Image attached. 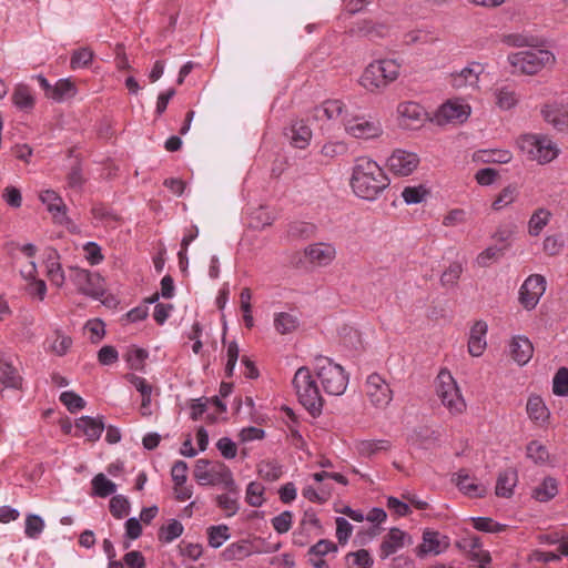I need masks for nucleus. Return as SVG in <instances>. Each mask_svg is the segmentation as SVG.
I'll use <instances>...</instances> for the list:
<instances>
[{"label":"nucleus","mask_w":568,"mask_h":568,"mask_svg":"<svg viewBox=\"0 0 568 568\" xmlns=\"http://www.w3.org/2000/svg\"><path fill=\"white\" fill-rule=\"evenodd\" d=\"M400 65L392 59L369 63L359 78L361 85L369 92L386 88L399 75Z\"/></svg>","instance_id":"obj_3"},{"label":"nucleus","mask_w":568,"mask_h":568,"mask_svg":"<svg viewBox=\"0 0 568 568\" xmlns=\"http://www.w3.org/2000/svg\"><path fill=\"white\" fill-rule=\"evenodd\" d=\"M470 520L473 527L479 531L498 534L506 529V525L499 524L489 517H473Z\"/></svg>","instance_id":"obj_45"},{"label":"nucleus","mask_w":568,"mask_h":568,"mask_svg":"<svg viewBox=\"0 0 568 568\" xmlns=\"http://www.w3.org/2000/svg\"><path fill=\"white\" fill-rule=\"evenodd\" d=\"M343 125L345 132L355 139H375L383 133L378 120L357 114L353 109L343 116Z\"/></svg>","instance_id":"obj_9"},{"label":"nucleus","mask_w":568,"mask_h":568,"mask_svg":"<svg viewBox=\"0 0 568 568\" xmlns=\"http://www.w3.org/2000/svg\"><path fill=\"white\" fill-rule=\"evenodd\" d=\"M337 546L328 540V539H321L315 545H313L308 551L307 556H317V557H324L329 552H336Z\"/></svg>","instance_id":"obj_62"},{"label":"nucleus","mask_w":568,"mask_h":568,"mask_svg":"<svg viewBox=\"0 0 568 568\" xmlns=\"http://www.w3.org/2000/svg\"><path fill=\"white\" fill-rule=\"evenodd\" d=\"M109 508L114 518L122 519L130 511V501L123 495H114L110 500Z\"/></svg>","instance_id":"obj_48"},{"label":"nucleus","mask_w":568,"mask_h":568,"mask_svg":"<svg viewBox=\"0 0 568 568\" xmlns=\"http://www.w3.org/2000/svg\"><path fill=\"white\" fill-rule=\"evenodd\" d=\"M12 102L17 108L29 111L34 106V97L29 87L18 84L12 93Z\"/></svg>","instance_id":"obj_37"},{"label":"nucleus","mask_w":568,"mask_h":568,"mask_svg":"<svg viewBox=\"0 0 568 568\" xmlns=\"http://www.w3.org/2000/svg\"><path fill=\"white\" fill-rule=\"evenodd\" d=\"M505 252V247L498 245H490L481 251L475 258V265L485 268L490 266L493 263L498 262Z\"/></svg>","instance_id":"obj_38"},{"label":"nucleus","mask_w":568,"mask_h":568,"mask_svg":"<svg viewBox=\"0 0 568 568\" xmlns=\"http://www.w3.org/2000/svg\"><path fill=\"white\" fill-rule=\"evenodd\" d=\"M146 357L148 353L143 348H131L128 351L125 359L130 368L141 371Z\"/></svg>","instance_id":"obj_61"},{"label":"nucleus","mask_w":568,"mask_h":568,"mask_svg":"<svg viewBox=\"0 0 568 568\" xmlns=\"http://www.w3.org/2000/svg\"><path fill=\"white\" fill-rule=\"evenodd\" d=\"M47 276L52 285L61 287L64 284L65 275L59 262V254L55 250H50L45 260Z\"/></svg>","instance_id":"obj_27"},{"label":"nucleus","mask_w":568,"mask_h":568,"mask_svg":"<svg viewBox=\"0 0 568 568\" xmlns=\"http://www.w3.org/2000/svg\"><path fill=\"white\" fill-rule=\"evenodd\" d=\"M483 72L484 67L480 63L471 62L459 72L452 73L450 83L456 89L476 88Z\"/></svg>","instance_id":"obj_15"},{"label":"nucleus","mask_w":568,"mask_h":568,"mask_svg":"<svg viewBox=\"0 0 568 568\" xmlns=\"http://www.w3.org/2000/svg\"><path fill=\"white\" fill-rule=\"evenodd\" d=\"M545 120L556 130L564 131L568 124L567 113L555 104L546 105L542 110Z\"/></svg>","instance_id":"obj_33"},{"label":"nucleus","mask_w":568,"mask_h":568,"mask_svg":"<svg viewBox=\"0 0 568 568\" xmlns=\"http://www.w3.org/2000/svg\"><path fill=\"white\" fill-rule=\"evenodd\" d=\"M508 61L514 68V72L531 75L554 63L555 57L548 50L530 49L510 54Z\"/></svg>","instance_id":"obj_7"},{"label":"nucleus","mask_w":568,"mask_h":568,"mask_svg":"<svg viewBox=\"0 0 568 568\" xmlns=\"http://www.w3.org/2000/svg\"><path fill=\"white\" fill-rule=\"evenodd\" d=\"M496 105L501 110H510L518 103V97L509 87H500L494 91Z\"/></svg>","instance_id":"obj_39"},{"label":"nucleus","mask_w":568,"mask_h":568,"mask_svg":"<svg viewBox=\"0 0 568 568\" xmlns=\"http://www.w3.org/2000/svg\"><path fill=\"white\" fill-rule=\"evenodd\" d=\"M518 187L514 184L507 185L504 187L500 193L497 195L496 200L493 202V209L495 211H499L511 203L515 202V200L518 196Z\"/></svg>","instance_id":"obj_44"},{"label":"nucleus","mask_w":568,"mask_h":568,"mask_svg":"<svg viewBox=\"0 0 568 568\" xmlns=\"http://www.w3.org/2000/svg\"><path fill=\"white\" fill-rule=\"evenodd\" d=\"M75 94V84L72 81H70V79H60L53 85L52 92L49 93V98L57 102H62L64 100L73 98Z\"/></svg>","instance_id":"obj_34"},{"label":"nucleus","mask_w":568,"mask_h":568,"mask_svg":"<svg viewBox=\"0 0 568 568\" xmlns=\"http://www.w3.org/2000/svg\"><path fill=\"white\" fill-rule=\"evenodd\" d=\"M550 217L551 213L547 209H537L528 221V234L530 236H538L549 223Z\"/></svg>","instance_id":"obj_32"},{"label":"nucleus","mask_w":568,"mask_h":568,"mask_svg":"<svg viewBox=\"0 0 568 568\" xmlns=\"http://www.w3.org/2000/svg\"><path fill=\"white\" fill-rule=\"evenodd\" d=\"M439 537L440 535L437 531H425L423 535V544L419 546V551L423 554H439L442 550Z\"/></svg>","instance_id":"obj_51"},{"label":"nucleus","mask_w":568,"mask_h":568,"mask_svg":"<svg viewBox=\"0 0 568 568\" xmlns=\"http://www.w3.org/2000/svg\"><path fill=\"white\" fill-rule=\"evenodd\" d=\"M45 528L43 518L36 514H28L24 521V535L30 539H38Z\"/></svg>","instance_id":"obj_42"},{"label":"nucleus","mask_w":568,"mask_h":568,"mask_svg":"<svg viewBox=\"0 0 568 568\" xmlns=\"http://www.w3.org/2000/svg\"><path fill=\"white\" fill-rule=\"evenodd\" d=\"M183 525L176 520L171 519L166 526H162L159 529V540L165 544H170L183 534Z\"/></svg>","instance_id":"obj_43"},{"label":"nucleus","mask_w":568,"mask_h":568,"mask_svg":"<svg viewBox=\"0 0 568 568\" xmlns=\"http://www.w3.org/2000/svg\"><path fill=\"white\" fill-rule=\"evenodd\" d=\"M388 185L389 180L377 162L364 156L356 159L351 178L356 196L374 201Z\"/></svg>","instance_id":"obj_1"},{"label":"nucleus","mask_w":568,"mask_h":568,"mask_svg":"<svg viewBox=\"0 0 568 568\" xmlns=\"http://www.w3.org/2000/svg\"><path fill=\"white\" fill-rule=\"evenodd\" d=\"M227 490L226 494L217 495L215 498L216 505L225 513L226 517L234 516L239 509V498H240V490L237 485L235 484V480H233V487L232 488H225Z\"/></svg>","instance_id":"obj_24"},{"label":"nucleus","mask_w":568,"mask_h":568,"mask_svg":"<svg viewBox=\"0 0 568 568\" xmlns=\"http://www.w3.org/2000/svg\"><path fill=\"white\" fill-rule=\"evenodd\" d=\"M298 402L311 413L317 416L322 413L324 399L315 377L306 366L300 367L292 381Z\"/></svg>","instance_id":"obj_2"},{"label":"nucleus","mask_w":568,"mask_h":568,"mask_svg":"<svg viewBox=\"0 0 568 568\" xmlns=\"http://www.w3.org/2000/svg\"><path fill=\"white\" fill-rule=\"evenodd\" d=\"M207 459H199L194 467V478L200 485H222L223 488L233 487V475L223 463H216L209 468Z\"/></svg>","instance_id":"obj_8"},{"label":"nucleus","mask_w":568,"mask_h":568,"mask_svg":"<svg viewBox=\"0 0 568 568\" xmlns=\"http://www.w3.org/2000/svg\"><path fill=\"white\" fill-rule=\"evenodd\" d=\"M427 190L422 186H406L402 192V197L406 204H418L425 200Z\"/></svg>","instance_id":"obj_57"},{"label":"nucleus","mask_w":568,"mask_h":568,"mask_svg":"<svg viewBox=\"0 0 568 568\" xmlns=\"http://www.w3.org/2000/svg\"><path fill=\"white\" fill-rule=\"evenodd\" d=\"M453 481L464 495L470 498H480L487 493L486 486L476 483L475 478L465 469H460L458 473L454 474Z\"/></svg>","instance_id":"obj_17"},{"label":"nucleus","mask_w":568,"mask_h":568,"mask_svg":"<svg viewBox=\"0 0 568 568\" xmlns=\"http://www.w3.org/2000/svg\"><path fill=\"white\" fill-rule=\"evenodd\" d=\"M517 484V473L513 468L501 471L496 483V495L500 497H509Z\"/></svg>","instance_id":"obj_30"},{"label":"nucleus","mask_w":568,"mask_h":568,"mask_svg":"<svg viewBox=\"0 0 568 568\" xmlns=\"http://www.w3.org/2000/svg\"><path fill=\"white\" fill-rule=\"evenodd\" d=\"M516 233V225L513 223L499 225L495 233L493 234V239L503 244L500 247H505V251L510 246V241L513 240Z\"/></svg>","instance_id":"obj_52"},{"label":"nucleus","mask_w":568,"mask_h":568,"mask_svg":"<svg viewBox=\"0 0 568 568\" xmlns=\"http://www.w3.org/2000/svg\"><path fill=\"white\" fill-rule=\"evenodd\" d=\"M0 383L10 388H20L22 385L19 372L3 355H0Z\"/></svg>","instance_id":"obj_28"},{"label":"nucleus","mask_w":568,"mask_h":568,"mask_svg":"<svg viewBox=\"0 0 568 568\" xmlns=\"http://www.w3.org/2000/svg\"><path fill=\"white\" fill-rule=\"evenodd\" d=\"M348 108L341 100H326L321 105L316 106L313 112V116L316 120H337L343 121V116L349 112Z\"/></svg>","instance_id":"obj_19"},{"label":"nucleus","mask_w":568,"mask_h":568,"mask_svg":"<svg viewBox=\"0 0 568 568\" xmlns=\"http://www.w3.org/2000/svg\"><path fill=\"white\" fill-rule=\"evenodd\" d=\"M552 392L558 396L568 395V367H560L552 381Z\"/></svg>","instance_id":"obj_59"},{"label":"nucleus","mask_w":568,"mask_h":568,"mask_svg":"<svg viewBox=\"0 0 568 568\" xmlns=\"http://www.w3.org/2000/svg\"><path fill=\"white\" fill-rule=\"evenodd\" d=\"M60 400L71 413H75L85 406L84 399L74 392H63L60 395Z\"/></svg>","instance_id":"obj_60"},{"label":"nucleus","mask_w":568,"mask_h":568,"mask_svg":"<svg viewBox=\"0 0 568 568\" xmlns=\"http://www.w3.org/2000/svg\"><path fill=\"white\" fill-rule=\"evenodd\" d=\"M527 457L535 464H544L548 460L549 454L541 443L532 440L527 445Z\"/></svg>","instance_id":"obj_54"},{"label":"nucleus","mask_w":568,"mask_h":568,"mask_svg":"<svg viewBox=\"0 0 568 568\" xmlns=\"http://www.w3.org/2000/svg\"><path fill=\"white\" fill-rule=\"evenodd\" d=\"M304 253L311 263L318 266L331 264L336 256V250L329 243L311 244L305 248Z\"/></svg>","instance_id":"obj_18"},{"label":"nucleus","mask_w":568,"mask_h":568,"mask_svg":"<svg viewBox=\"0 0 568 568\" xmlns=\"http://www.w3.org/2000/svg\"><path fill=\"white\" fill-rule=\"evenodd\" d=\"M526 410L529 418L538 424L545 423L549 417V410L542 398L538 395L529 396Z\"/></svg>","instance_id":"obj_29"},{"label":"nucleus","mask_w":568,"mask_h":568,"mask_svg":"<svg viewBox=\"0 0 568 568\" xmlns=\"http://www.w3.org/2000/svg\"><path fill=\"white\" fill-rule=\"evenodd\" d=\"M293 514L288 510L281 513L272 519V526L278 534L287 532L292 527Z\"/></svg>","instance_id":"obj_63"},{"label":"nucleus","mask_w":568,"mask_h":568,"mask_svg":"<svg viewBox=\"0 0 568 568\" xmlns=\"http://www.w3.org/2000/svg\"><path fill=\"white\" fill-rule=\"evenodd\" d=\"M518 146L531 161L546 164L558 155L557 145L546 135L524 134L518 140Z\"/></svg>","instance_id":"obj_5"},{"label":"nucleus","mask_w":568,"mask_h":568,"mask_svg":"<svg viewBox=\"0 0 568 568\" xmlns=\"http://www.w3.org/2000/svg\"><path fill=\"white\" fill-rule=\"evenodd\" d=\"M297 326L298 318L291 313L281 312L274 317V327L282 335L292 333Z\"/></svg>","instance_id":"obj_41"},{"label":"nucleus","mask_w":568,"mask_h":568,"mask_svg":"<svg viewBox=\"0 0 568 568\" xmlns=\"http://www.w3.org/2000/svg\"><path fill=\"white\" fill-rule=\"evenodd\" d=\"M222 557L224 560H243L244 558L251 555V550L248 549L245 542H233L229 545L223 551Z\"/></svg>","instance_id":"obj_46"},{"label":"nucleus","mask_w":568,"mask_h":568,"mask_svg":"<svg viewBox=\"0 0 568 568\" xmlns=\"http://www.w3.org/2000/svg\"><path fill=\"white\" fill-rule=\"evenodd\" d=\"M546 291V281L539 274L528 276L519 290V302L526 310H532Z\"/></svg>","instance_id":"obj_10"},{"label":"nucleus","mask_w":568,"mask_h":568,"mask_svg":"<svg viewBox=\"0 0 568 568\" xmlns=\"http://www.w3.org/2000/svg\"><path fill=\"white\" fill-rule=\"evenodd\" d=\"M419 163V158L416 153L405 150H395L387 160V165L392 172L397 175H409Z\"/></svg>","instance_id":"obj_12"},{"label":"nucleus","mask_w":568,"mask_h":568,"mask_svg":"<svg viewBox=\"0 0 568 568\" xmlns=\"http://www.w3.org/2000/svg\"><path fill=\"white\" fill-rule=\"evenodd\" d=\"M509 353L520 366L526 365L532 357L534 346L526 336H515L509 343Z\"/></svg>","instance_id":"obj_20"},{"label":"nucleus","mask_w":568,"mask_h":568,"mask_svg":"<svg viewBox=\"0 0 568 568\" xmlns=\"http://www.w3.org/2000/svg\"><path fill=\"white\" fill-rule=\"evenodd\" d=\"M315 369L326 394L339 396L345 393L348 385V375L341 365L321 356L316 358Z\"/></svg>","instance_id":"obj_4"},{"label":"nucleus","mask_w":568,"mask_h":568,"mask_svg":"<svg viewBox=\"0 0 568 568\" xmlns=\"http://www.w3.org/2000/svg\"><path fill=\"white\" fill-rule=\"evenodd\" d=\"M286 135L294 148L303 150L308 146L313 133L311 128L303 120H296L292 123Z\"/></svg>","instance_id":"obj_21"},{"label":"nucleus","mask_w":568,"mask_h":568,"mask_svg":"<svg viewBox=\"0 0 568 568\" xmlns=\"http://www.w3.org/2000/svg\"><path fill=\"white\" fill-rule=\"evenodd\" d=\"M258 475L268 480L274 481L277 480L282 476V467L275 463L270 460H263L257 466Z\"/></svg>","instance_id":"obj_49"},{"label":"nucleus","mask_w":568,"mask_h":568,"mask_svg":"<svg viewBox=\"0 0 568 568\" xmlns=\"http://www.w3.org/2000/svg\"><path fill=\"white\" fill-rule=\"evenodd\" d=\"M91 486L92 495L100 498L109 497L116 491V485L102 473L92 478Z\"/></svg>","instance_id":"obj_31"},{"label":"nucleus","mask_w":568,"mask_h":568,"mask_svg":"<svg viewBox=\"0 0 568 568\" xmlns=\"http://www.w3.org/2000/svg\"><path fill=\"white\" fill-rule=\"evenodd\" d=\"M94 54L89 48L75 50L71 55L70 65L73 70L88 67Z\"/></svg>","instance_id":"obj_56"},{"label":"nucleus","mask_w":568,"mask_h":568,"mask_svg":"<svg viewBox=\"0 0 568 568\" xmlns=\"http://www.w3.org/2000/svg\"><path fill=\"white\" fill-rule=\"evenodd\" d=\"M264 486L260 483L252 481L246 487V503L253 507H260L263 501Z\"/></svg>","instance_id":"obj_55"},{"label":"nucleus","mask_w":568,"mask_h":568,"mask_svg":"<svg viewBox=\"0 0 568 568\" xmlns=\"http://www.w3.org/2000/svg\"><path fill=\"white\" fill-rule=\"evenodd\" d=\"M397 114L402 125L409 126L420 122L424 116V109L416 102H402L397 106Z\"/></svg>","instance_id":"obj_25"},{"label":"nucleus","mask_w":568,"mask_h":568,"mask_svg":"<svg viewBox=\"0 0 568 568\" xmlns=\"http://www.w3.org/2000/svg\"><path fill=\"white\" fill-rule=\"evenodd\" d=\"M347 151L348 146L344 141H328L322 146L321 154L325 158L334 159L346 154Z\"/></svg>","instance_id":"obj_58"},{"label":"nucleus","mask_w":568,"mask_h":568,"mask_svg":"<svg viewBox=\"0 0 568 568\" xmlns=\"http://www.w3.org/2000/svg\"><path fill=\"white\" fill-rule=\"evenodd\" d=\"M75 429L85 435L89 440L95 442L104 429V423L101 418L82 416L75 422Z\"/></svg>","instance_id":"obj_26"},{"label":"nucleus","mask_w":568,"mask_h":568,"mask_svg":"<svg viewBox=\"0 0 568 568\" xmlns=\"http://www.w3.org/2000/svg\"><path fill=\"white\" fill-rule=\"evenodd\" d=\"M436 394L444 407L452 415H459L466 409V402L460 389L448 371H440L436 379Z\"/></svg>","instance_id":"obj_6"},{"label":"nucleus","mask_w":568,"mask_h":568,"mask_svg":"<svg viewBox=\"0 0 568 568\" xmlns=\"http://www.w3.org/2000/svg\"><path fill=\"white\" fill-rule=\"evenodd\" d=\"M558 493L557 480L551 477H547L536 486L532 490V497L541 503L548 501L554 498Z\"/></svg>","instance_id":"obj_35"},{"label":"nucleus","mask_w":568,"mask_h":568,"mask_svg":"<svg viewBox=\"0 0 568 568\" xmlns=\"http://www.w3.org/2000/svg\"><path fill=\"white\" fill-rule=\"evenodd\" d=\"M470 106L460 100H449L444 103L437 114V121L439 123L444 122H458L463 123L470 115Z\"/></svg>","instance_id":"obj_13"},{"label":"nucleus","mask_w":568,"mask_h":568,"mask_svg":"<svg viewBox=\"0 0 568 568\" xmlns=\"http://www.w3.org/2000/svg\"><path fill=\"white\" fill-rule=\"evenodd\" d=\"M358 36L368 37L371 39L382 38L387 32V27L384 23L374 22L372 20H363L357 22L354 30Z\"/></svg>","instance_id":"obj_36"},{"label":"nucleus","mask_w":568,"mask_h":568,"mask_svg":"<svg viewBox=\"0 0 568 568\" xmlns=\"http://www.w3.org/2000/svg\"><path fill=\"white\" fill-rule=\"evenodd\" d=\"M366 395L377 408H385L393 398L389 385L378 374H372L367 377Z\"/></svg>","instance_id":"obj_11"},{"label":"nucleus","mask_w":568,"mask_h":568,"mask_svg":"<svg viewBox=\"0 0 568 568\" xmlns=\"http://www.w3.org/2000/svg\"><path fill=\"white\" fill-rule=\"evenodd\" d=\"M70 277L81 293L90 296H97L99 294L93 283L99 280L97 275L91 274L87 270L72 268Z\"/></svg>","instance_id":"obj_23"},{"label":"nucleus","mask_w":568,"mask_h":568,"mask_svg":"<svg viewBox=\"0 0 568 568\" xmlns=\"http://www.w3.org/2000/svg\"><path fill=\"white\" fill-rule=\"evenodd\" d=\"M463 273V265L459 262H453L442 274L440 283L443 286H454L457 284Z\"/></svg>","instance_id":"obj_53"},{"label":"nucleus","mask_w":568,"mask_h":568,"mask_svg":"<svg viewBox=\"0 0 568 568\" xmlns=\"http://www.w3.org/2000/svg\"><path fill=\"white\" fill-rule=\"evenodd\" d=\"M487 324L483 321L476 322L470 328L468 339V352L471 356H480L486 348Z\"/></svg>","instance_id":"obj_22"},{"label":"nucleus","mask_w":568,"mask_h":568,"mask_svg":"<svg viewBox=\"0 0 568 568\" xmlns=\"http://www.w3.org/2000/svg\"><path fill=\"white\" fill-rule=\"evenodd\" d=\"M346 561L348 564V568H353V566L356 568H369L373 565V558L366 549H359L347 554Z\"/></svg>","instance_id":"obj_47"},{"label":"nucleus","mask_w":568,"mask_h":568,"mask_svg":"<svg viewBox=\"0 0 568 568\" xmlns=\"http://www.w3.org/2000/svg\"><path fill=\"white\" fill-rule=\"evenodd\" d=\"M409 544H412V539L405 531L392 528L381 544L379 557L386 559Z\"/></svg>","instance_id":"obj_14"},{"label":"nucleus","mask_w":568,"mask_h":568,"mask_svg":"<svg viewBox=\"0 0 568 568\" xmlns=\"http://www.w3.org/2000/svg\"><path fill=\"white\" fill-rule=\"evenodd\" d=\"M390 448V443L385 439H368L357 444V450L362 456L371 457Z\"/></svg>","instance_id":"obj_40"},{"label":"nucleus","mask_w":568,"mask_h":568,"mask_svg":"<svg viewBox=\"0 0 568 568\" xmlns=\"http://www.w3.org/2000/svg\"><path fill=\"white\" fill-rule=\"evenodd\" d=\"M209 545L213 548L221 547L229 538V527L225 525L211 526L207 529Z\"/></svg>","instance_id":"obj_50"},{"label":"nucleus","mask_w":568,"mask_h":568,"mask_svg":"<svg viewBox=\"0 0 568 568\" xmlns=\"http://www.w3.org/2000/svg\"><path fill=\"white\" fill-rule=\"evenodd\" d=\"M41 202L47 206L55 222L65 224L69 222L67 206L62 197L53 190H45L40 193Z\"/></svg>","instance_id":"obj_16"},{"label":"nucleus","mask_w":568,"mask_h":568,"mask_svg":"<svg viewBox=\"0 0 568 568\" xmlns=\"http://www.w3.org/2000/svg\"><path fill=\"white\" fill-rule=\"evenodd\" d=\"M171 476L175 486H183L187 479V464L176 460L172 466Z\"/></svg>","instance_id":"obj_64"}]
</instances>
